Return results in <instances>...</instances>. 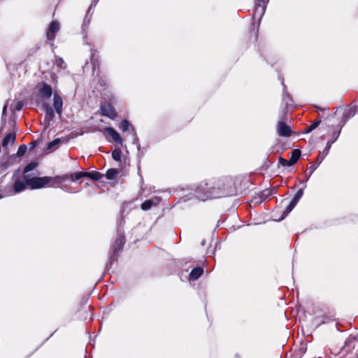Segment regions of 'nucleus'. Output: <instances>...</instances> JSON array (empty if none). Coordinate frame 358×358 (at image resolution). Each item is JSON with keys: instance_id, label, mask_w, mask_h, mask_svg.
Instances as JSON below:
<instances>
[{"instance_id": "nucleus-11", "label": "nucleus", "mask_w": 358, "mask_h": 358, "mask_svg": "<svg viewBox=\"0 0 358 358\" xmlns=\"http://www.w3.org/2000/svg\"><path fill=\"white\" fill-rule=\"evenodd\" d=\"M48 179L49 180L48 181V186L56 187L64 181L66 178L64 176H57L55 177H48Z\"/></svg>"}, {"instance_id": "nucleus-2", "label": "nucleus", "mask_w": 358, "mask_h": 358, "mask_svg": "<svg viewBox=\"0 0 358 358\" xmlns=\"http://www.w3.org/2000/svg\"><path fill=\"white\" fill-rule=\"evenodd\" d=\"M24 180L26 181L27 185L31 189H39L48 186V176L45 177H34L29 178L27 176H24Z\"/></svg>"}, {"instance_id": "nucleus-38", "label": "nucleus", "mask_w": 358, "mask_h": 358, "mask_svg": "<svg viewBox=\"0 0 358 358\" xmlns=\"http://www.w3.org/2000/svg\"><path fill=\"white\" fill-rule=\"evenodd\" d=\"M92 63L93 66L95 65V59H94V55L92 56Z\"/></svg>"}, {"instance_id": "nucleus-34", "label": "nucleus", "mask_w": 358, "mask_h": 358, "mask_svg": "<svg viewBox=\"0 0 358 358\" xmlns=\"http://www.w3.org/2000/svg\"><path fill=\"white\" fill-rule=\"evenodd\" d=\"M64 64V62L62 59H57V65L59 66L60 68H64V66H63Z\"/></svg>"}, {"instance_id": "nucleus-3", "label": "nucleus", "mask_w": 358, "mask_h": 358, "mask_svg": "<svg viewBox=\"0 0 358 358\" xmlns=\"http://www.w3.org/2000/svg\"><path fill=\"white\" fill-rule=\"evenodd\" d=\"M101 111L103 115L114 120L117 117V113L114 108L108 102H104L101 106Z\"/></svg>"}, {"instance_id": "nucleus-36", "label": "nucleus", "mask_w": 358, "mask_h": 358, "mask_svg": "<svg viewBox=\"0 0 358 358\" xmlns=\"http://www.w3.org/2000/svg\"><path fill=\"white\" fill-rule=\"evenodd\" d=\"M324 156V150L320 153L317 159V164H320V163H319V162L321 160V159L322 158V157Z\"/></svg>"}, {"instance_id": "nucleus-7", "label": "nucleus", "mask_w": 358, "mask_h": 358, "mask_svg": "<svg viewBox=\"0 0 358 358\" xmlns=\"http://www.w3.org/2000/svg\"><path fill=\"white\" fill-rule=\"evenodd\" d=\"M26 181L20 178L15 179L12 189L9 190L8 195H13L22 192L26 187Z\"/></svg>"}, {"instance_id": "nucleus-8", "label": "nucleus", "mask_w": 358, "mask_h": 358, "mask_svg": "<svg viewBox=\"0 0 358 358\" xmlns=\"http://www.w3.org/2000/svg\"><path fill=\"white\" fill-rule=\"evenodd\" d=\"M161 199L158 196H155L150 199L146 200L141 204V208L143 210H148L151 208L152 206H156L159 203Z\"/></svg>"}, {"instance_id": "nucleus-29", "label": "nucleus", "mask_w": 358, "mask_h": 358, "mask_svg": "<svg viewBox=\"0 0 358 358\" xmlns=\"http://www.w3.org/2000/svg\"><path fill=\"white\" fill-rule=\"evenodd\" d=\"M27 151V146L25 145H22L19 147L17 155L19 157H21L25 154Z\"/></svg>"}, {"instance_id": "nucleus-41", "label": "nucleus", "mask_w": 358, "mask_h": 358, "mask_svg": "<svg viewBox=\"0 0 358 358\" xmlns=\"http://www.w3.org/2000/svg\"><path fill=\"white\" fill-rule=\"evenodd\" d=\"M1 197H2V196H0V199H1Z\"/></svg>"}, {"instance_id": "nucleus-1", "label": "nucleus", "mask_w": 358, "mask_h": 358, "mask_svg": "<svg viewBox=\"0 0 358 358\" xmlns=\"http://www.w3.org/2000/svg\"><path fill=\"white\" fill-rule=\"evenodd\" d=\"M196 197L201 201L220 198L224 196L220 180L201 182L196 189Z\"/></svg>"}, {"instance_id": "nucleus-24", "label": "nucleus", "mask_w": 358, "mask_h": 358, "mask_svg": "<svg viewBox=\"0 0 358 358\" xmlns=\"http://www.w3.org/2000/svg\"><path fill=\"white\" fill-rule=\"evenodd\" d=\"M36 166H37L36 163H34V162H31V163L28 164L24 167V173H27L34 170L36 167Z\"/></svg>"}, {"instance_id": "nucleus-20", "label": "nucleus", "mask_w": 358, "mask_h": 358, "mask_svg": "<svg viewBox=\"0 0 358 358\" xmlns=\"http://www.w3.org/2000/svg\"><path fill=\"white\" fill-rule=\"evenodd\" d=\"M60 143H61L60 139L56 138L48 144L47 149L50 150H55V148H57L59 146Z\"/></svg>"}, {"instance_id": "nucleus-18", "label": "nucleus", "mask_w": 358, "mask_h": 358, "mask_svg": "<svg viewBox=\"0 0 358 358\" xmlns=\"http://www.w3.org/2000/svg\"><path fill=\"white\" fill-rule=\"evenodd\" d=\"M296 202L292 200L289 206L286 208V210H285L283 215L280 218V220H283L293 210V208L296 206Z\"/></svg>"}, {"instance_id": "nucleus-16", "label": "nucleus", "mask_w": 358, "mask_h": 358, "mask_svg": "<svg viewBox=\"0 0 358 358\" xmlns=\"http://www.w3.org/2000/svg\"><path fill=\"white\" fill-rule=\"evenodd\" d=\"M301 156V151L298 149H295L292 151L290 160L292 163L296 164Z\"/></svg>"}, {"instance_id": "nucleus-10", "label": "nucleus", "mask_w": 358, "mask_h": 358, "mask_svg": "<svg viewBox=\"0 0 358 358\" xmlns=\"http://www.w3.org/2000/svg\"><path fill=\"white\" fill-rule=\"evenodd\" d=\"M105 131L108 134L113 140L119 145H122V139L119 134L112 127H106Z\"/></svg>"}, {"instance_id": "nucleus-12", "label": "nucleus", "mask_w": 358, "mask_h": 358, "mask_svg": "<svg viewBox=\"0 0 358 358\" xmlns=\"http://www.w3.org/2000/svg\"><path fill=\"white\" fill-rule=\"evenodd\" d=\"M268 0H257L255 14L259 13V15H262L265 11L266 4L268 3Z\"/></svg>"}, {"instance_id": "nucleus-27", "label": "nucleus", "mask_w": 358, "mask_h": 358, "mask_svg": "<svg viewBox=\"0 0 358 358\" xmlns=\"http://www.w3.org/2000/svg\"><path fill=\"white\" fill-rule=\"evenodd\" d=\"M320 123V120H317V121H315L313 123H312L307 129H306V132H310L312 131L313 130H314L315 129H316L319 124Z\"/></svg>"}, {"instance_id": "nucleus-40", "label": "nucleus", "mask_w": 358, "mask_h": 358, "mask_svg": "<svg viewBox=\"0 0 358 358\" xmlns=\"http://www.w3.org/2000/svg\"><path fill=\"white\" fill-rule=\"evenodd\" d=\"M31 144H32V146L34 147L35 145V143H32Z\"/></svg>"}, {"instance_id": "nucleus-4", "label": "nucleus", "mask_w": 358, "mask_h": 358, "mask_svg": "<svg viewBox=\"0 0 358 358\" xmlns=\"http://www.w3.org/2000/svg\"><path fill=\"white\" fill-rule=\"evenodd\" d=\"M277 133L280 136L289 137L292 135V130L286 123L279 121L277 124Z\"/></svg>"}, {"instance_id": "nucleus-13", "label": "nucleus", "mask_w": 358, "mask_h": 358, "mask_svg": "<svg viewBox=\"0 0 358 358\" xmlns=\"http://www.w3.org/2000/svg\"><path fill=\"white\" fill-rule=\"evenodd\" d=\"M203 273V270L201 267L194 268L189 273V279L191 280H197Z\"/></svg>"}, {"instance_id": "nucleus-9", "label": "nucleus", "mask_w": 358, "mask_h": 358, "mask_svg": "<svg viewBox=\"0 0 358 358\" xmlns=\"http://www.w3.org/2000/svg\"><path fill=\"white\" fill-rule=\"evenodd\" d=\"M53 106L56 113L58 115H61L62 113L63 101L57 93H54Z\"/></svg>"}, {"instance_id": "nucleus-14", "label": "nucleus", "mask_w": 358, "mask_h": 358, "mask_svg": "<svg viewBox=\"0 0 358 358\" xmlns=\"http://www.w3.org/2000/svg\"><path fill=\"white\" fill-rule=\"evenodd\" d=\"M43 108L45 111V120L48 122L52 120L55 117V113L52 107L48 104H45Z\"/></svg>"}, {"instance_id": "nucleus-30", "label": "nucleus", "mask_w": 358, "mask_h": 358, "mask_svg": "<svg viewBox=\"0 0 358 358\" xmlns=\"http://www.w3.org/2000/svg\"><path fill=\"white\" fill-rule=\"evenodd\" d=\"M279 162L284 166H291L294 165V163H292L290 159L287 160L283 158H280Z\"/></svg>"}, {"instance_id": "nucleus-15", "label": "nucleus", "mask_w": 358, "mask_h": 358, "mask_svg": "<svg viewBox=\"0 0 358 358\" xmlns=\"http://www.w3.org/2000/svg\"><path fill=\"white\" fill-rule=\"evenodd\" d=\"M15 141V134L13 133L8 134L3 138L2 145L6 147L9 143H13Z\"/></svg>"}, {"instance_id": "nucleus-35", "label": "nucleus", "mask_w": 358, "mask_h": 358, "mask_svg": "<svg viewBox=\"0 0 358 358\" xmlns=\"http://www.w3.org/2000/svg\"><path fill=\"white\" fill-rule=\"evenodd\" d=\"M22 108V103L20 101H18L15 106V109L17 110H21Z\"/></svg>"}, {"instance_id": "nucleus-21", "label": "nucleus", "mask_w": 358, "mask_h": 358, "mask_svg": "<svg viewBox=\"0 0 358 358\" xmlns=\"http://www.w3.org/2000/svg\"><path fill=\"white\" fill-rule=\"evenodd\" d=\"M117 173L118 171L116 169H110L107 171L106 176L108 179L113 180L116 177Z\"/></svg>"}, {"instance_id": "nucleus-33", "label": "nucleus", "mask_w": 358, "mask_h": 358, "mask_svg": "<svg viewBox=\"0 0 358 358\" xmlns=\"http://www.w3.org/2000/svg\"><path fill=\"white\" fill-rule=\"evenodd\" d=\"M340 133H341V131H335L334 132V134H332V136H331V141L334 143L338 138L339 135H340Z\"/></svg>"}, {"instance_id": "nucleus-39", "label": "nucleus", "mask_w": 358, "mask_h": 358, "mask_svg": "<svg viewBox=\"0 0 358 358\" xmlns=\"http://www.w3.org/2000/svg\"><path fill=\"white\" fill-rule=\"evenodd\" d=\"M92 8V5H91V6H90V8H89V9H88V13H90V10H91Z\"/></svg>"}, {"instance_id": "nucleus-5", "label": "nucleus", "mask_w": 358, "mask_h": 358, "mask_svg": "<svg viewBox=\"0 0 358 358\" xmlns=\"http://www.w3.org/2000/svg\"><path fill=\"white\" fill-rule=\"evenodd\" d=\"M59 23L57 21H52L48 29L46 36L49 41H52L55 38V34L59 30Z\"/></svg>"}, {"instance_id": "nucleus-32", "label": "nucleus", "mask_w": 358, "mask_h": 358, "mask_svg": "<svg viewBox=\"0 0 358 358\" xmlns=\"http://www.w3.org/2000/svg\"><path fill=\"white\" fill-rule=\"evenodd\" d=\"M319 164H317V163L316 162V164L315 165H313L310 167V173H309V175L307 178V180H308V178L310 177V176L313 174V173L315 171V169H317V167L318 166Z\"/></svg>"}, {"instance_id": "nucleus-37", "label": "nucleus", "mask_w": 358, "mask_h": 358, "mask_svg": "<svg viewBox=\"0 0 358 358\" xmlns=\"http://www.w3.org/2000/svg\"><path fill=\"white\" fill-rule=\"evenodd\" d=\"M6 108H7V105H4L3 108V110H2V113H3V115L6 114Z\"/></svg>"}, {"instance_id": "nucleus-28", "label": "nucleus", "mask_w": 358, "mask_h": 358, "mask_svg": "<svg viewBox=\"0 0 358 358\" xmlns=\"http://www.w3.org/2000/svg\"><path fill=\"white\" fill-rule=\"evenodd\" d=\"M355 114V112L353 109L350 108L348 110L345 111L344 113V116L345 117V120L350 118L351 117L354 116ZM346 121L344 122L343 124L345 123Z\"/></svg>"}, {"instance_id": "nucleus-25", "label": "nucleus", "mask_w": 358, "mask_h": 358, "mask_svg": "<svg viewBox=\"0 0 358 358\" xmlns=\"http://www.w3.org/2000/svg\"><path fill=\"white\" fill-rule=\"evenodd\" d=\"M303 194V189H300L297 191V192L296 193V194L294 195V198L292 199L293 201H294L295 202L298 203L299 201L301 199V198L302 197Z\"/></svg>"}, {"instance_id": "nucleus-17", "label": "nucleus", "mask_w": 358, "mask_h": 358, "mask_svg": "<svg viewBox=\"0 0 358 358\" xmlns=\"http://www.w3.org/2000/svg\"><path fill=\"white\" fill-rule=\"evenodd\" d=\"M85 177L90 178L94 180H99L102 177V174L96 171L85 172Z\"/></svg>"}, {"instance_id": "nucleus-6", "label": "nucleus", "mask_w": 358, "mask_h": 358, "mask_svg": "<svg viewBox=\"0 0 358 358\" xmlns=\"http://www.w3.org/2000/svg\"><path fill=\"white\" fill-rule=\"evenodd\" d=\"M38 94L43 99H49L52 94V90L50 85L46 83H41L38 87Z\"/></svg>"}, {"instance_id": "nucleus-23", "label": "nucleus", "mask_w": 358, "mask_h": 358, "mask_svg": "<svg viewBox=\"0 0 358 358\" xmlns=\"http://www.w3.org/2000/svg\"><path fill=\"white\" fill-rule=\"evenodd\" d=\"M332 143H334V142L331 140H330L329 141L327 142V147L324 150V156L322 157L321 160L319 162V163H321L322 162V160L324 159V157L328 155L329 149H330Z\"/></svg>"}, {"instance_id": "nucleus-22", "label": "nucleus", "mask_w": 358, "mask_h": 358, "mask_svg": "<svg viewBox=\"0 0 358 358\" xmlns=\"http://www.w3.org/2000/svg\"><path fill=\"white\" fill-rule=\"evenodd\" d=\"M121 155H122V152H121V150L120 149H115L113 152H112V157L114 160L115 161H120L121 159Z\"/></svg>"}, {"instance_id": "nucleus-19", "label": "nucleus", "mask_w": 358, "mask_h": 358, "mask_svg": "<svg viewBox=\"0 0 358 358\" xmlns=\"http://www.w3.org/2000/svg\"><path fill=\"white\" fill-rule=\"evenodd\" d=\"M124 243V238L120 235L118 236L115 243V251L120 250Z\"/></svg>"}, {"instance_id": "nucleus-31", "label": "nucleus", "mask_w": 358, "mask_h": 358, "mask_svg": "<svg viewBox=\"0 0 358 358\" xmlns=\"http://www.w3.org/2000/svg\"><path fill=\"white\" fill-rule=\"evenodd\" d=\"M85 176V172L76 173L74 175L72 176V180H78Z\"/></svg>"}, {"instance_id": "nucleus-26", "label": "nucleus", "mask_w": 358, "mask_h": 358, "mask_svg": "<svg viewBox=\"0 0 358 358\" xmlns=\"http://www.w3.org/2000/svg\"><path fill=\"white\" fill-rule=\"evenodd\" d=\"M130 127V124L127 120H123L120 125V128L123 131H125L127 130H129Z\"/></svg>"}]
</instances>
